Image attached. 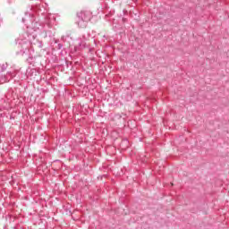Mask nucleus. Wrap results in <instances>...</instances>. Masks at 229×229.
Returning <instances> with one entry per match:
<instances>
[{"mask_svg": "<svg viewBox=\"0 0 229 229\" xmlns=\"http://www.w3.org/2000/svg\"><path fill=\"white\" fill-rule=\"evenodd\" d=\"M35 13H41L44 15V12L40 9V4H37L35 6H31L25 12V16L22 18V22L27 26V32L21 34L16 40L19 46H37L42 48V41L37 39V31H44L47 35L49 33V30H53L56 26V15L48 13L44 17V22L40 21L38 17H35Z\"/></svg>", "mask_w": 229, "mask_h": 229, "instance_id": "nucleus-1", "label": "nucleus"}, {"mask_svg": "<svg viewBox=\"0 0 229 229\" xmlns=\"http://www.w3.org/2000/svg\"><path fill=\"white\" fill-rule=\"evenodd\" d=\"M78 26L80 28H86L87 22L92 19V13L90 11H83L78 13Z\"/></svg>", "mask_w": 229, "mask_h": 229, "instance_id": "nucleus-2", "label": "nucleus"}, {"mask_svg": "<svg viewBox=\"0 0 229 229\" xmlns=\"http://www.w3.org/2000/svg\"><path fill=\"white\" fill-rule=\"evenodd\" d=\"M15 72H8L7 75L1 77L0 81L1 83H6L9 81L12 80V78H14Z\"/></svg>", "mask_w": 229, "mask_h": 229, "instance_id": "nucleus-3", "label": "nucleus"}, {"mask_svg": "<svg viewBox=\"0 0 229 229\" xmlns=\"http://www.w3.org/2000/svg\"><path fill=\"white\" fill-rule=\"evenodd\" d=\"M27 78H33V76H37V70L35 69H28L27 70Z\"/></svg>", "mask_w": 229, "mask_h": 229, "instance_id": "nucleus-4", "label": "nucleus"}, {"mask_svg": "<svg viewBox=\"0 0 229 229\" xmlns=\"http://www.w3.org/2000/svg\"><path fill=\"white\" fill-rule=\"evenodd\" d=\"M6 69H8V63L0 64V72H4Z\"/></svg>", "mask_w": 229, "mask_h": 229, "instance_id": "nucleus-5", "label": "nucleus"}, {"mask_svg": "<svg viewBox=\"0 0 229 229\" xmlns=\"http://www.w3.org/2000/svg\"><path fill=\"white\" fill-rule=\"evenodd\" d=\"M62 47H64V45L58 44V49H62Z\"/></svg>", "mask_w": 229, "mask_h": 229, "instance_id": "nucleus-6", "label": "nucleus"}, {"mask_svg": "<svg viewBox=\"0 0 229 229\" xmlns=\"http://www.w3.org/2000/svg\"><path fill=\"white\" fill-rule=\"evenodd\" d=\"M0 22H1V18H0Z\"/></svg>", "mask_w": 229, "mask_h": 229, "instance_id": "nucleus-7", "label": "nucleus"}]
</instances>
